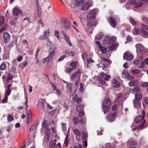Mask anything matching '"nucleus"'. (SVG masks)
I'll use <instances>...</instances> for the list:
<instances>
[{
	"label": "nucleus",
	"mask_w": 148,
	"mask_h": 148,
	"mask_svg": "<svg viewBox=\"0 0 148 148\" xmlns=\"http://www.w3.org/2000/svg\"><path fill=\"white\" fill-rule=\"evenodd\" d=\"M102 110L105 114H106L110 108V106L111 105L112 102L109 98L104 100L102 103Z\"/></svg>",
	"instance_id": "f257e3e1"
},
{
	"label": "nucleus",
	"mask_w": 148,
	"mask_h": 148,
	"mask_svg": "<svg viewBox=\"0 0 148 148\" xmlns=\"http://www.w3.org/2000/svg\"><path fill=\"white\" fill-rule=\"evenodd\" d=\"M42 128H45L46 130L44 139H46L47 141H48L50 136V132L49 129L48 127V121L46 120H44L42 123Z\"/></svg>",
	"instance_id": "f03ea898"
},
{
	"label": "nucleus",
	"mask_w": 148,
	"mask_h": 148,
	"mask_svg": "<svg viewBox=\"0 0 148 148\" xmlns=\"http://www.w3.org/2000/svg\"><path fill=\"white\" fill-rule=\"evenodd\" d=\"M60 23L65 30H67L70 29L71 24L67 18H62L60 20Z\"/></svg>",
	"instance_id": "7ed1b4c3"
},
{
	"label": "nucleus",
	"mask_w": 148,
	"mask_h": 148,
	"mask_svg": "<svg viewBox=\"0 0 148 148\" xmlns=\"http://www.w3.org/2000/svg\"><path fill=\"white\" fill-rule=\"evenodd\" d=\"M143 3L140 2H138L135 0H130L128 1L126 5V8L127 9H128L129 7H127V5H132L134 8H138L141 6L143 5Z\"/></svg>",
	"instance_id": "20e7f679"
},
{
	"label": "nucleus",
	"mask_w": 148,
	"mask_h": 148,
	"mask_svg": "<svg viewBox=\"0 0 148 148\" xmlns=\"http://www.w3.org/2000/svg\"><path fill=\"white\" fill-rule=\"evenodd\" d=\"M142 98V95L141 93L135 95V99L133 101L134 106L138 108L141 105V102L139 101Z\"/></svg>",
	"instance_id": "39448f33"
},
{
	"label": "nucleus",
	"mask_w": 148,
	"mask_h": 148,
	"mask_svg": "<svg viewBox=\"0 0 148 148\" xmlns=\"http://www.w3.org/2000/svg\"><path fill=\"white\" fill-rule=\"evenodd\" d=\"M136 51L142 54H144L146 52H148V49H145L141 44H137L135 45Z\"/></svg>",
	"instance_id": "423d86ee"
},
{
	"label": "nucleus",
	"mask_w": 148,
	"mask_h": 148,
	"mask_svg": "<svg viewBox=\"0 0 148 148\" xmlns=\"http://www.w3.org/2000/svg\"><path fill=\"white\" fill-rule=\"evenodd\" d=\"M116 40V37L115 36H107L103 40V42L104 44L110 45L113 43Z\"/></svg>",
	"instance_id": "0eeeda50"
},
{
	"label": "nucleus",
	"mask_w": 148,
	"mask_h": 148,
	"mask_svg": "<svg viewBox=\"0 0 148 148\" xmlns=\"http://www.w3.org/2000/svg\"><path fill=\"white\" fill-rule=\"evenodd\" d=\"M97 12V10L93 9L91 10L88 13L87 15V18L91 20L95 18L96 14Z\"/></svg>",
	"instance_id": "6e6552de"
},
{
	"label": "nucleus",
	"mask_w": 148,
	"mask_h": 148,
	"mask_svg": "<svg viewBox=\"0 0 148 148\" xmlns=\"http://www.w3.org/2000/svg\"><path fill=\"white\" fill-rule=\"evenodd\" d=\"M82 139L84 140L83 141V143H84V146L86 147L87 145V141L88 137V133L82 132Z\"/></svg>",
	"instance_id": "1a4fd4ad"
},
{
	"label": "nucleus",
	"mask_w": 148,
	"mask_h": 148,
	"mask_svg": "<svg viewBox=\"0 0 148 148\" xmlns=\"http://www.w3.org/2000/svg\"><path fill=\"white\" fill-rule=\"evenodd\" d=\"M81 75V70L79 69L78 71L75 73L72 74L71 77L72 80H74L75 79L76 77H77V78H80Z\"/></svg>",
	"instance_id": "9d476101"
},
{
	"label": "nucleus",
	"mask_w": 148,
	"mask_h": 148,
	"mask_svg": "<svg viewBox=\"0 0 148 148\" xmlns=\"http://www.w3.org/2000/svg\"><path fill=\"white\" fill-rule=\"evenodd\" d=\"M12 12L14 15H21L22 13L21 10H19L17 7H15L12 9Z\"/></svg>",
	"instance_id": "9b49d317"
},
{
	"label": "nucleus",
	"mask_w": 148,
	"mask_h": 148,
	"mask_svg": "<svg viewBox=\"0 0 148 148\" xmlns=\"http://www.w3.org/2000/svg\"><path fill=\"white\" fill-rule=\"evenodd\" d=\"M134 64L136 65H138V67L143 68L144 66V62L142 60H137L134 62Z\"/></svg>",
	"instance_id": "f8f14e48"
},
{
	"label": "nucleus",
	"mask_w": 148,
	"mask_h": 148,
	"mask_svg": "<svg viewBox=\"0 0 148 148\" xmlns=\"http://www.w3.org/2000/svg\"><path fill=\"white\" fill-rule=\"evenodd\" d=\"M133 55L128 52L125 53L123 56L124 59H126L127 60H129L133 59Z\"/></svg>",
	"instance_id": "ddd939ff"
},
{
	"label": "nucleus",
	"mask_w": 148,
	"mask_h": 148,
	"mask_svg": "<svg viewBox=\"0 0 148 148\" xmlns=\"http://www.w3.org/2000/svg\"><path fill=\"white\" fill-rule=\"evenodd\" d=\"M132 91L134 94L136 95L141 93L140 92V87L139 86L135 87L132 88Z\"/></svg>",
	"instance_id": "4468645a"
},
{
	"label": "nucleus",
	"mask_w": 148,
	"mask_h": 148,
	"mask_svg": "<svg viewBox=\"0 0 148 148\" xmlns=\"http://www.w3.org/2000/svg\"><path fill=\"white\" fill-rule=\"evenodd\" d=\"M115 116L116 114L115 112L112 113L109 116H108L107 117L108 121L110 122L114 121Z\"/></svg>",
	"instance_id": "2eb2a0df"
},
{
	"label": "nucleus",
	"mask_w": 148,
	"mask_h": 148,
	"mask_svg": "<svg viewBox=\"0 0 148 148\" xmlns=\"http://www.w3.org/2000/svg\"><path fill=\"white\" fill-rule=\"evenodd\" d=\"M91 3H86L83 5L81 7V10H87L89 7L92 5Z\"/></svg>",
	"instance_id": "dca6fc26"
},
{
	"label": "nucleus",
	"mask_w": 148,
	"mask_h": 148,
	"mask_svg": "<svg viewBox=\"0 0 148 148\" xmlns=\"http://www.w3.org/2000/svg\"><path fill=\"white\" fill-rule=\"evenodd\" d=\"M139 84V82L137 79H134L130 81L129 84L131 86H137Z\"/></svg>",
	"instance_id": "f3484780"
},
{
	"label": "nucleus",
	"mask_w": 148,
	"mask_h": 148,
	"mask_svg": "<svg viewBox=\"0 0 148 148\" xmlns=\"http://www.w3.org/2000/svg\"><path fill=\"white\" fill-rule=\"evenodd\" d=\"M110 77V75H108L104 73H102L101 74L100 78L103 80H108Z\"/></svg>",
	"instance_id": "a211bd4d"
},
{
	"label": "nucleus",
	"mask_w": 148,
	"mask_h": 148,
	"mask_svg": "<svg viewBox=\"0 0 148 148\" xmlns=\"http://www.w3.org/2000/svg\"><path fill=\"white\" fill-rule=\"evenodd\" d=\"M38 125V123H36L32 124L30 127L29 131L31 132L34 131V132H35Z\"/></svg>",
	"instance_id": "6ab92c4d"
},
{
	"label": "nucleus",
	"mask_w": 148,
	"mask_h": 148,
	"mask_svg": "<svg viewBox=\"0 0 148 148\" xmlns=\"http://www.w3.org/2000/svg\"><path fill=\"white\" fill-rule=\"evenodd\" d=\"M144 118V116L143 114V116L140 115L137 116L135 119V121L136 123H140L142 121Z\"/></svg>",
	"instance_id": "aec40b11"
},
{
	"label": "nucleus",
	"mask_w": 148,
	"mask_h": 148,
	"mask_svg": "<svg viewBox=\"0 0 148 148\" xmlns=\"http://www.w3.org/2000/svg\"><path fill=\"white\" fill-rule=\"evenodd\" d=\"M55 49H53L51 51L49 55L47 57V58H48L50 60L52 59L55 54Z\"/></svg>",
	"instance_id": "412c9836"
},
{
	"label": "nucleus",
	"mask_w": 148,
	"mask_h": 148,
	"mask_svg": "<svg viewBox=\"0 0 148 148\" xmlns=\"http://www.w3.org/2000/svg\"><path fill=\"white\" fill-rule=\"evenodd\" d=\"M110 25L114 28H115L116 27V21L114 18L111 17H110Z\"/></svg>",
	"instance_id": "4be33fe9"
},
{
	"label": "nucleus",
	"mask_w": 148,
	"mask_h": 148,
	"mask_svg": "<svg viewBox=\"0 0 148 148\" xmlns=\"http://www.w3.org/2000/svg\"><path fill=\"white\" fill-rule=\"evenodd\" d=\"M130 21L132 25L134 27L138 25V23L136 22L134 18L131 17H130Z\"/></svg>",
	"instance_id": "5701e85b"
},
{
	"label": "nucleus",
	"mask_w": 148,
	"mask_h": 148,
	"mask_svg": "<svg viewBox=\"0 0 148 148\" xmlns=\"http://www.w3.org/2000/svg\"><path fill=\"white\" fill-rule=\"evenodd\" d=\"M112 85L114 87L118 88L119 86V84L116 80L114 79L112 81Z\"/></svg>",
	"instance_id": "b1692460"
},
{
	"label": "nucleus",
	"mask_w": 148,
	"mask_h": 148,
	"mask_svg": "<svg viewBox=\"0 0 148 148\" xmlns=\"http://www.w3.org/2000/svg\"><path fill=\"white\" fill-rule=\"evenodd\" d=\"M145 120L143 121V122L142 123L141 125L139 126V127L138 128H137V127H135L134 128H132V130L133 131H135L137 129L138 130L139 129H142L144 127V125L145 123Z\"/></svg>",
	"instance_id": "393cba45"
},
{
	"label": "nucleus",
	"mask_w": 148,
	"mask_h": 148,
	"mask_svg": "<svg viewBox=\"0 0 148 148\" xmlns=\"http://www.w3.org/2000/svg\"><path fill=\"white\" fill-rule=\"evenodd\" d=\"M51 84H52V87L53 90H56V92L58 93V95H61V93L60 90L59 89L57 88L56 86L54 85L53 84L51 83Z\"/></svg>",
	"instance_id": "a878e982"
},
{
	"label": "nucleus",
	"mask_w": 148,
	"mask_h": 148,
	"mask_svg": "<svg viewBox=\"0 0 148 148\" xmlns=\"http://www.w3.org/2000/svg\"><path fill=\"white\" fill-rule=\"evenodd\" d=\"M140 31L142 34L143 35L142 36L144 38H147L148 37V32H147L144 29L141 28L140 29Z\"/></svg>",
	"instance_id": "bb28decb"
},
{
	"label": "nucleus",
	"mask_w": 148,
	"mask_h": 148,
	"mask_svg": "<svg viewBox=\"0 0 148 148\" xmlns=\"http://www.w3.org/2000/svg\"><path fill=\"white\" fill-rule=\"evenodd\" d=\"M122 76L124 78H127L129 77V74L126 71H123L122 73Z\"/></svg>",
	"instance_id": "cd10ccee"
},
{
	"label": "nucleus",
	"mask_w": 148,
	"mask_h": 148,
	"mask_svg": "<svg viewBox=\"0 0 148 148\" xmlns=\"http://www.w3.org/2000/svg\"><path fill=\"white\" fill-rule=\"evenodd\" d=\"M127 143L128 144H130L131 145H136V141L133 138H131L128 140Z\"/></svg>",
	"instance_id": "c85d7f7f"
},
{
	"label": "nucleus",
	"mask_w": 148,
	"mask_h": 148,
	"mask_svg": "<svg viewBox=\"0 0 148 148\" xmlns=\"http://www.w3.org/2000/svg\"><path fill=\"white\" fill-rule=\"evenodd\" d=\"M27 62L26 61H24L19 65V67L21 68H23L27 65Z\"/></svg>",
	"instance_id": "c756f323"
},
{
	"label": "nucleus",
	"mask_w": 148,
	"mask_h": 148,
	"mask_svg": "<svg viewBox=\"0 0 148 148\" xmlns=\"http://www.w3.org/2000/svg\"><path fill=\"white\" fill-rule=\"evenodd\" d=\"M132 32L134 35H138L140 34V31L139 29L134 28L132 30Z\"/></svg>",
	"instance_id": "7c9ffc66"
},
{
	"label": "nucleus",
	"mask_w": 148,
	"mask_h": 148,
	"mask_svg": "<svg viewBox=\"0 0 148 148\" xmlns=\"http://www.w3.org/2000/svg\"><path fill=\"white\" fill-rule=\"evenodd\" d=\"M56 141L55 139L54 140H52L50 143V147L51 148H53L56 146Z\"/></svg>",
	"instance_id": "2f4dec72"
},
{
	"label": "nucleus",
	"mask_w": 148,
	"mask_h": 148,
	"mask_svg": "<svg viewBox=\"0 0 148 148\" xmlns=\"http://www.w3.org/2000/svg\"><path fill=\"white\" fill-rule=\"evenodd\" d=\"M142 71L141 69H134L131 71V73L134 74H138L141 72Z\"/></svg>",
	"instance_id": "473e14b6"
},
{
	"label": "nucleus",
	"mask_w": 148,
	"mask_h": 148,
	"mask_svg": "<svg viewBox=\"0 0 148 148\" xmlns=\"http://www.w3.org/2000/svg\"><path fill=\"white\" fill-rule=\"evenodd\" d=\"M64 38L67 43L70 46H72V45L70 41L69 37L67 36L66 37H64Z\"/></svg>",
	"instance_id": "72a5a7b5"
},
{
	"label": "nucleus",
	"mask_w": 148,
	"mask_h": 148,
	"mask_svg": "<svg viewBox=\"0 0 148 148\" xmlns=\"http://www.w3.org/2000/svg\"><path fill=\"white\" fill-rule=\"evenodd\" d=\"M37 13L39 16L40 17L41 14V9L40 6H36Z\"/></svg>",
	"instance_id": "f704fd0d"
},
{
	"label": "nucleus",
	"mask_w": 148,
	"mask_h": 148,
	"mask_svg": "<svg viewBox=\"0 0 148 148\" xmlns=\"http://www.w3.org/2000/svg\"><path fill=\"white\" fill-rule=\"evenodd\" d=\"M87 62L88 63L87 68H89L90 67V66H89V65H90L92 62H94V61L92 60L91 58H89L88 59H87Z\"/></svg>",
	"instance_id": "c9c22d12"
},
{
	"label": "nucleus",
	"mask_w": 148,
	"mask_h": 148,
	"mask_svg": "<svg viewBox=\"0 0 148 148\" xmlns=\"http://www.w3.org/2000/svg\"><path fill=\"white\" fill-rule=\"evenodd\" d=\"M97 66H98V68H99V67H102V69L103 70L106 72L107 71V70H106L107 66H106L105 64H101V66H100V65L99 64H97Z\"/></svg>",
	"instance_id": "e433bc0d"
},
{
	"label": "nucleus",
	"mask_w": 148,
	"mask_h": 148,
	"mask_svg": "<svg viewBox=\"0 0 148 148\" xmlns=\"http://www.w3.org/2000/svg\"><path fill=\"white\" fill-rule=\"evenodd\" d=\"M84 2V0H81L78 1L76 2L75 3V6H79L81 5Z\"/></svg>",
	"instance_id": "4c0bfd02"
},
{
	"label": "nucleus",
	"mask_w": 148,
	"mask_h": 148,
	"mask_svg": "<svg viewBox=\"0 0 148 148\" xmlns=\"http://www.w3.org/2000/svg\"><path fill=\"white\" fill-rule=\"evenodd\" d=\"M6 68V65L5 63H3L0 66V70H5Z\"/></svg>",
	"instance_id": "58836bf2"
},
{
	"label": "nucleus",
	"mask_w": 148,
	"mask_h": 148,
	"mask_svg": "<svg viewBox=\"0 0 148 148\" xmlns=\"http://www.w3.org/2000/svg\"><path fill=\"white\" fill-rule=\"evenodd\" d=\"M73 132L77 136H80L81 135V133L80 132L78 129H76L73 130Z\"/></svg>",
	"instance_id": "ea45409f"
},
{
	"label": "nucleus",
	"mask_w": 148,
	"mask_h": 148,
	"mask_svg": "<svg viewBox=\"0 0 148 148\" xmlns=\"http://www.w3.org/2000/svg\"><path fill=\"white\" fill-rule=\"evenodd\" d=\"M68 135L67 134L66 136V137L65 138V140L64 144V145L66 147L68 145V141H69V140L68 138Z\"/></svg>",
	"instance_id": "a19ab883"
},
{
	"label": "nucleus",
	"mask_w": 148,
	"mask_h": 148,
	"mask_svg": "<svg viewBox=\"0 0 148 148\" xmlns=\"http://www.w3.org/2000/svg\"><path fill=\"white\" fill-rule=\"evenodd\" d=\"M103 35V34L101 32L99 33L95 36V38L97 40H99L102 38Z\"/></svg>",
	"instance_id": "79ce46f5"
},
{
	"label": "nucleus",
	"mask_w": 148,
	"mask_h": 148,
	"mask_svg": "<svg viewBox=\"0 0 148 148\" xmlns=\"http://www.w3.org/2000/svg\"><path fill=\"white\" fill-rule=\"evenodd\" d=\"M4 38L6 40L9 39L10 38V35L7 33L5 32L4 33Z\"/></svg>",
	"instance_id": "37998d69"
},
{
	"label": "nucleus",
	"mask_w": 148,
	"mask_h": 148,
	"mask_svg": "<svg viewBox=\"0 0 148 148\" xmlns=\"http://www.w3.org/2000/svg\"><path fill=\"white\" fill-rule=\"evenodd\" d=\"M44 36L45 37V38H47L49 34V30L45 31L44 32Z\"/></svg>",
	"instance_id": "c03bdc74"
},
{
	"label": "nucleus",
	"mask_w": 148,
	"mask_h": 148,
	"mask_svg": "<svg viewBox=\"0 0 148 148\" xmlns=\"http://www.w3.org/2000/svg\"><path fill=\"white\" fill-rule=\"evenodd\" d=\"M67 91L69 93H71V85L70 84H67Z\"/></svg>",
	"instance_id": "a18cd8bd"
},
{
	"label": "nucleus",
	"mask_w": 148,
	"mask_h": 148,
	"mask_svg": "<svg viewBox=\"0 0 148 148\" xmlns=\"http://www.w3.org/2000/svg\"><path fill=\"white\" fill-rule=\"evenodd\" d=\"M99 49L103 53H105L107 51V49L104 47H101Z\"/></svg>",
	"instance_id": "49530a36"
},
{
	"label": "nucleus",
	"mask_w": 148,
	"mask_h": 148,
	"mask_svg": "<svg viewBox=\"0 0 148 148\" xmlns=\"http://www.w3.org/2000/svg\"><path fill=\"white\" fill-rule=\"evenodd\" d=\"M40 103V104L42 106L41 108L42 109H43L44 108V101L43 99H40L39 101Z\"/></svg>",
	"instance_id": "de8ad7c7"
},
{
	"label": "nucleus",
	"mask_w": 148,
	"mask_h": 148,
	"mask_svg": "<svg viewBox=\"0 0 148 148\" xmlns=\"http://www.w3.org/2000/svg\"><path fill=\"white\" fill-rule=\"evenodd\" d=\"M143 22L147 24H148V18L146 16H143L142 18Z\"/></svg>",
	"instance_id": "09e8293b"
},
{
	"label": "nucleus",
	"mask_w": 148,
	"mask_h": 148,
	"mask_svg": "<svg viewBox=\"0 0 148 148\" xmlns=\"http://www.w3.org/2000/svg\"><path fill=\"white\" fill-rule=\"evenodd\" d=\"M77 63L76 62H75L74 61H73L70 64V65L72 67H73L74 68H76L77 67Z\"/></svg>",
	"instance_id": "8fccbe9b"
},
{
	"label": "nucleus",
	"mask_w": 148,
	"mask_h": 148,
	"mask_svg": "<svg viewBox=\"0 0 148 148\" xmlns=\"http://www.w3.org/2000/svg\"><path fill=\"white\" fill-rule=\"evenodd\" d=\"M66 57V55H64L60 56L58 60V62H60L63 60L64 58Z\"/></svg>",
	"instance_id": "3c124183"
},
{
	"label": "nucleus",
	"mask_w": 148,
	"mask_h": 148,
	"mask_svg": "<svg viewBox=\"0 0 148 148\" xmlns=\"http://www.w3.org/2000/svg\"><path fill=\"white\" fill-rule=\"evenodd\" d=\"M4 18L3 16H1L0 17V27L3 24L4 22Z\"/></svg>",
	"instance_id": "603ef678"
},
{
	"label": "nucleus",
	"mask_w": 148,
	"mask_h": 148,
	"mask_svg": "<svg viewBox=\"0 0 148 148\" xmlns=\"http://www.w3.org/2000/svg\"><path fill=\"white\" fill-rule=\"evenodd\" d=\"M84 107L83 105H80L77 106V108H76V110L77 111H80L81 109H82Z\"/></svg>",
	"instance_id": "864d4df0"
},
{
	"label": "nucleus",
	"mask_w": 148,
	"mask_h": 148,
	"mask_svg": "<svg viewBox=\"0 0 148 148\" xmlns=\"http://www.w3.org/2000/svg\"><path fill=\"white\" fill-rule=\"evenodd\" d=\"M73 69L74 68H73L66 69L65 70V72L66 73H70L73 70Z\"/></svg>",
	"instance_id": "5fc2aeb1"
},
{
	"label": "nucleus",
	"mask_w": 148,
	"mask_h": 148,
	"mask_svg": "<svg viewBox=\"0 0 148 148\" xmlns=\"http://www.w3.org/2000/svg\"><path fill=\"white\" fill-rule=\"evenodd\" d=\"M11 92V90L10 89H7L5 92V96L8 97L9 95Z\"/></svg>",
	"instance_id": "6e6d98bb"
},
{
	"label": "nucleus",
	"mask_w": 148,
	"mask_h": 148,
	"mask_svg": "<svg viewBox=\"0 0 148 148\" xmlns=\"http://www.w3.org/2000/svg\"><path fill=\"white\" fill-rule=\"evenodd\" d=\"M62 130L63 131H65L66 130V124L64 123H62Z\"/></svg>",
	"instance_id": "4d7b16f0"
},
{
	"label": "nucleus",
	"mask_w": 148,
	"mask_h": 148,
	"mask_svg": "<svg viewBox=\"0 0 148 148\" xmlns=\"http://www.w3.org/2000/svg\"><path fill=\"white\" fill-rule=\"evenodd\" d=\"M78 112V115L79 116H82L84 114V112L82 109H81L80 111Z\"/></svg>",
	"instance_id": "13d9d810"
},
{
	"label": "nucleus",
	"mask_w": 148,
	"mask_h": 148,
	"mask_svg": "<svg viewBox=\"0 0 148 148\" xmlns=\"http://www.w3.org/2000/svg\"><path fill=\"white\" fill-rule=\"evenodd\" d=\"M7 119L8 121L11 122L13 120V118L10 115H9L8 116Z\"/></svg>",
	"instance_id": "bf43d9fd"
},
{
	"label": "nucleus",
	"mask_w": 148,
	"mask_h": 148,
	"mask_svg": "<svg viewBox=\"0 0 148 148\" xmlns=\"http://www.w3.org/2000/svg\"><path fill=\"white\" fill-rule=\"evenodd\" d=\"M82 59L84 60L85 58L87 57V55L85 53H83L82 55Z\"/></svg>",
	"instance_id": "052dcab7"
},
{
	"label": "nucleus",
	"mask_w": 148,
	"mask_h": 148,
	"mask_svg": "<svg viewBox=\"0 0 148 148\" xmlns=\"http://www.w3.org/2000/svg\"><path fill=\"white\" fill-rule=\"evenodd\" d=\"M122 97V95L121 94H119V95H118V96H117L116 98V99L118 101H119L120 99H121Z\"/></svg>",
	"instance_id": "680f3d73"
},
{
	"label": "nucleus",
	"mask_w": 148,
	"mask_h": 148,
	"mask_svg": "<svg viewBox=\"0 0 148 148\" xmlns=\"http://www.w3.org/2000/svg\"><path fill=\"white\" fill-rule=\"evenodd\" d=\"M126 40L127 41L125 42V44H126L127 42H130L132 40V39L131 37L128 36Z\"/></svg>",
	"instance_id": "e2e57ef3"
},
{
	"label": "nucleus",
	"mask_w": 148,
	"mask_h": 148,
	"mask_svg": "<svg viewBox=\"0 0 148 148\" xmlns=\"http://www.w3.org/2000/svg\"><path fill=\"white\" fill-rule=\"evenodd\" d=\"M86 119H83L82 118L81 119L80 121V123L82 125H84L85 124V123L86 122Z\"/></svg>",
	"instance_id": "0e129e2a"
},
{
	"label": "nucleus",
	"mask_w": 148,
	"mask_h": 148,
	"mask_svg": "<svg viewBox=\"0 0 148 148\" xmlns=\"http://www.w3.org/2000/svg\"><path fill=\"white\" fill-rule=\"evenodd\" d=\"M73 121L74 123L75 124H77V123L78 122L79 119H78L77 118L75 117L74 118V119H73Z\"/></svg>",
	"instance_id": "69168bd1"
},
{
	"label": "nucleus",
	"mask_w": 148,
	"mask_h": 148,
	"mask_svg": "<svg viewBox=\"0 0 148 148\" xmlns=\"http://www.w3.org/2000/svg\"><path fill=\"white\" fill-rule=\"evenodd\" d=\"M142 26L145 29L148 30V25L142 23Z\"/></svg>",
	"instance_id": "338daca9"
},
{
	"label": "nucleus",
	"mask_w": 148,
	"mask_h": 148,
	"mask_svg": "<svg viewBox=\"0 0 148 148\" xmlns=\"http://www.w3.org/2000/svg\"><path fill=\"white\" fill-rule=\"evenodd\" d=\"M142 86L144 87L148 86V82H144L142 83Z\"/></svg>",
	"instance_id": "774afa93"
}]
</instances>
